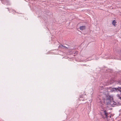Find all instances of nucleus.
Wrapping results in <instances>:
<instances>
[{
    "mask_svg": "<svg viewBox=\"0 0 121 121\" xmlns=\"http://www.w3.org/2000/svg\"><path fill=\"white\" fill-rule=\"evenodd\" d=\"M103 100L104 104L100 101L99 103V105L102 109L101 110L103 111L102 117L104 118L107 117L108 114L106 111L109 109L110 107L114 106L117 104L113 100V97L109 95L105 96V98Z\"/></svg>",
    "mask_w": 121,
    "mask_h": 121,
    "instance_id": "1",
    "label": "nucleus"
},
{
    "mask_svg": "<svg viewBox=\"0 0 121 121\" xmlns=\"http://www.w3.org/2000/svg\"><path fill=\"white\" fill-rule=\"evenodd\" d=\"M111 91L112 92H115L116 91L117 92L119 91L121 93L120 95L118 94L117 95V96L119 98L121 99V87H118L117 88H111Z\"/></svg>",
    "mask_w": 121,
    "mask_h": 121,
    "instance_id": "2",
    "label": "nucleus"
},
{
    "mask_svg": "<svg viewBox=\"0 0 121 121\" xmlns=\"http://www.w3.org/2000/svg\"><path fill=\"white\" fill-rule=\"evenodd\" d=\"M80 28L81 30H83L85 29V26H81L80 27Z\"/></svg>",
    "mask_w": 121,
    "mask_h": 121,
    "instance_id": "3",
    "label": "nucleus"
},
{
    "mask_svg": "<svg viewBox=\"0 0 121 121\" xmlns=\"http://www.w3.org/2000/svg\"><path fill=\"white\" fill-rule=\"evenodd\" d=\"M116 21L115 20H114L112 22V24L114 25V26H116Z\"/></svg>",
    "mask_w": 121,
    "mask_h": 121,
    "instance_id": "4",
    "label": "nucleus"
},
{
    "mask_svg": "<svg viewBox=\"0 0 121 121\" xmlns=\"http://www.w3.org/2000/svg\"><path fill=\"white\" fill-rule=\"evenodd\" d=\"M59 48H63L64 47L62 45H61L59 46Z\"/></svg>",
    "mask_w": 121,
    "mask_h": 121,
    "instance_id": "5",
    "label": "nucleus"
},
{
    "mask_svg": "<svg viewBox=\"0 0 121 121\" xmlns=\"http://www.w3.org/2000/svg\"><path fill=\"white\" fill-rule=\"evenodd\" d=\"M110 117H111V116H109Z\"/></svg>",
    "mask_w": 121,
    "mask_h": 121,
    "instance_id": "6",
    "label": "nucleus"
}]
</instances>
